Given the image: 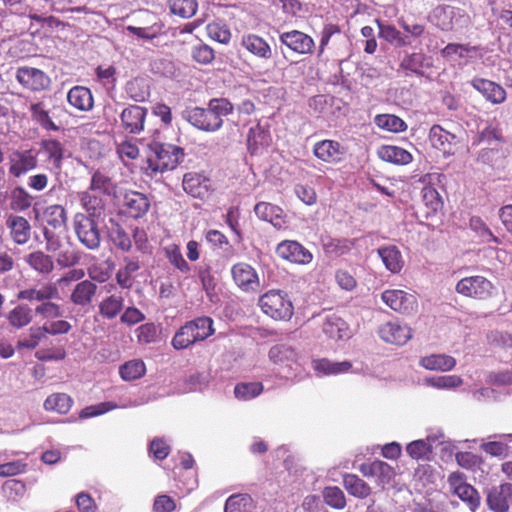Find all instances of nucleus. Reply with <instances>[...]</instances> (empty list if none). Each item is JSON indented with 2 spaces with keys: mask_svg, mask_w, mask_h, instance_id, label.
I'll return each instance as SVG.
<instances>
[{
  "mask_svg": "<svg viewBox=\"0 0 512 512\" xmlns=\"http://www.w3.org/2000/svg\"><path fill=\"white\" fill-rule=\"evenodd\" d=\"M233 112L232 103L226 98H213L206 108L193 107L183 112L191 125L206 132H216L223 125V117Z\"/></svg>",
  "mask_w": 512,
  "mask_h": 512,
  "instance_id": "1",
  "label": "nucleus"
},
{
  "mask_svg": "<svg viewBox=\"0 0 512 512\" xmlns=\"http://www.w3.org/2000/svg\"><path fill=\"white\" fill-rule=\"evenodd\" d=\"M150 154L147 158V173L153 175L173 170L183 160L182 148L169 144L153 142L149 144Z\"/></svg>",
  "mask_w": 512,
  "mask_h": 512,
  "instance_id": "2",
  "label": "nucleus"
},
{
  "mask_svg": "<svg viewBox=\"0 0 512 512\" xmlns=\"http://www.w3.org/2000/svg\"><path fill=\"white\" fill-rule=\"evenodd\" d=\"M261 311L274 320H290L294 306L288 294L282 290H269L259 297Z\"/></svg>",
  "mask_w": 512,
  "mask_h": 512,
  "instance_id": "3",
  "label": "nucleus"
},
{
  "mask_svg": "<svg viewBox=\"0 0 512 512\" xmlns=\"http://www.w3.org/2000/svg\"><path fill=\"white\" fill-rule=\"evenodd\" d=\"M100 218L84 216L78 212L73 218V227L77 239L87 249L96 250L100 247L101 232L99 228Z\"/></svg>",
  "mask_w": 512,
  "mask_h": 512,
  "instance_id": "4",
  "label": "nucleus"
},
{
  "mask_svg": "<svg viewBox=\"0 0 512 512\" xmlns=\"http://www.w3.org/2000/svg\"><path fill=\"white\" fill-rule=\"evenodd\" d=\"M455 291L468 298L486 300L493 296L494 284L482 275H473L460 279L455 286Z\"/></svg>",
  "mask_w": 512,
  "mask_h": 512,
  "instance_id": "5",
  "label": "nucleus"
},
{
  "mask_svg": "<svg viewBox=\"0 0 512 512\" xmlns=\"http://www.w3.org/2000/svg\"><path fill=\"white\" fill-rule=\"evenodd\" d=\"M149 402V398L145 394H141L138 396H128L120 398L118 403L107 401L102 402L97 405L88 406L81 410L79 416L80 418L86 419L90 417H95L98 415H102L106 412L112 411L117 408L126 409V408H134L141 405H144Z\"/></svg>",
  "mask_w": 512,
  "mask_h": 512,
  "instance_id": "6",
  "label": "nucleus"
},
{
  "mask_svg": "<svg viewBox=\"0 0 512 512\" xmlns=\"http://www.w3.org/2000/svg\"><path fill=\"white\" fill-rule=\"evenodd\" d=\"M382 301L392 310L411 315L417 311L418 302L414 294L400 289H388L381 294Z\"/></svg>",
  "mask_w": 512,
  "mask_h": 512,
  "instance_id": "7",
  "label": "nucleus"
},
{
  "mask_svg": "<svg viewBox=\"0 0 512 512\" xmlns=\"http://www.w3.org/2000/svg\"><path fill=\"white\" fill-rule=\"evenodd\" d=\"M448 483L451 491L467 504L471 512H476L480 505L479 493L472 485L464 481L463 475L459 472L451 473Z\"/></svg>",
  "mask_w": 512,
  "mask_h": 512,
  "instance_id": "8",
  "label": "nucleus"
},
{
  "mask_svg": "<svg viewBox=\"0 0 512 512\" xmlns=\"http://www.w3.org/2000/svg\"><path fill=\"white\" fill-rule=\"evenodd\" d=\"M38 163V152L34 149L15 150L9 155V173L19 178L35 169Z\"/></svg>",
  "mask_w": 512,
  "mask_h": 512,
  "instance_id": "9",
  "label": "nucleus"
},
{
  "mask_svg": "<svg viewBox=\"0 0 512 512\" xmlns=\"http://www.w3.org/2000/svg\"><path fill=\"white\" fill-rule=\"evenodd\" d=\"M17 81L26 89L34 92L49 88L50 77L40 69L34 67H19L16 72Z\"/></svg>",
  "mask_w": 512,
  "mask_h": 512,
  "instance_id": "10",
  "label": "nucleus"
},
{
  "mask_svg": "<svg viewBox=\"0 0 512 512\" xmlns=\"http://www.w3.org/2000/svg\"><path fill=\"white\" fill-rule=\"evenodd\" d=\"M276 253L280 258L300 265H307L313 260V254L294 240L280 242L276 247Z\"/></svg>",
  "mask_w": 512,
  "mask_h": 512,
  "instance_id": "11",
  "label": "nucleus"
},
{
  "mask_svg": "<svg viewBox=\"0 0 512 512\" xmlns=\"http://www.w3.org/2000/svg\"><path fill=\"white\" fill-rule=\"evenodd\" d=\"M359 470L363 476L375 478L377 485L381 488L390 485L395 477L394 468L381 460L363 463L360 465Z\"/></svg>",
  "mask_w": 512,
  "mask_h": 512,
  "instance_id": "12",
  "label": "nucleus"
},
{
  "mask_svg": "<svg viewBox=\"0 0 512 512\" xmlns=\"http://www.w3.org/2000/svg\"><path fill=\"white\" fill-rule=\"evenodd\" d=\"M279 40L287 48L301 55L311 54L315 47L313 38L298 30L281 33Z\"/></svg>",
  "mask_w": 512,
  "mask_h": 512,
  "instance_id": "13",
  "label": "nucleus"
},
{
  "mask_svg": "<svg viewBox=\"0 0 512 512\" xmlns=\"http://www.w3.org/2000/svg\"><path fill=\"white\" fill-rule=\"evenodd\" d=\"M231 274L236 285L245 292L256 291L259 287V278L255 269L244 262L232 266Z\"/></svg>",
  "mask_w": 512,
  "mask_h": 512,
  "instance_id": "14",
  "label": "nucleus"
},
{
  "mask_svg": "<svg viewBox=\"0 0 512 512\" xmlns=\"http://www.w3.org/2000/svg\"><path fill=\"white\" fill-rule=\"evenodd\" d=\"M380 338L391 344L404 345L412 338V330L406 324L387 322L378 330Z\"/></svg>",
  "mask_w": 512,
  "mask_h": 512,
  "instance_id": "15",
  "label": "nucleus"
},
{
  "mask_svg": "<svg viewBox=\"0 0 512 512\" xmlns=\"http://www.w3.org/2000/svg\"><path fill=\"white\" fill-rule=\"evenodd\" d=\"M470 84L486 99V101L492 104H501L506 99L505 89L494 81L475 77L470 81Z\"/></svg>",
  "mask_w": 512,
  "mask_h": 512,
  "instance_id": "16",
  "label": "nucleus"
},
{
  "mask_svg": "<svg viewBox=\"0 0 512 512\" xmlns=\"http://www.w3.org/2000/svg\"><path fill=\"white\" fill-rule=\"evenodd\" d=\"M147 110L138 105H130L125 108L121 115V124L124 130L131 134H138L144 129Z\"/></svg>",
  "mask_w": 512,
  "mask_h": 512,
  "instance_id": "17",
  "label": "nucleus"
},
{
  "mask_svg": "<svg viewBox=\"0 0 512 512\" xmlns=\"http://www.w3.org/2000/svg\"><path fill=\"white\" fill-rule=\"evenodd\" d=\"M512 501V484L493 487L487 496L488 507L494 512H507Z\"/></svg>",
  "mask_w": 512,
  "mask_h": 512,
  "instance_id": "18",
  "label": "nucleus"
},
{
  "mask_svg": "<svg viewBox=\"0 0 512 512\" xmlns=\"http://www.w3.org/2000/svg\"><path fill=\"white\" fill-rule=\"evenodd\" d=\"M312 369L317 376H335L345 374L352 371V363L350 361H331L327 358L314 359L311 362Z\"/></svg>",
  "mask_w": 512,
  "mask_h": 512,
  "instance_id": "19",
  "label": "nucleus"
},
{
  "mask_svg": "<svg viewBox=\"0 0 512 512\" xmlns=\"http://www.w3.org/2000/svg\"><path fill=\"white\" fill-rule=\"evenodd\" d=\"M313 153L318 159L326 163H337L345 154V149L337 141L322 140L314 145Z\"/></svg>",
  "mask_w": 512,
  "mask_h": 512,
  "instance_id": "20",
  "label": "nucleus"
},
{
  "mask_svg": "<svg viewBox=\"0 0 512 512\" xmlns=\"http://www.w3.org/2000/svg\"><path fill=\"white\" fill-rule=\"evenodd\" d=\"M323 333L334 340H344L351 336L348 324L336 314H327L323 318Z\"/></svg>",
  "mask_w": 512,
  "mask_h": 512,
  "instance_id": "21",
  "label": "nucleus"
},
{
  "mask_svg": "<svg viewBox=\"0 0 512 512\" xmlns=\"http://www.w3.org/2000/svg\"><path fill=\"white\" fill-rule=\"evenodd\" d=\"M268 356L274 364L288 368L289 370H295L294 366L299 364L298 353L292 347L284 344L272 346Z\"/></svg>",
  "mask_w": 512,
  "mask_h": 512,
  "instance_id": "22",
  "label": "nucleus"
},
{
  "mask_svg": "<svg viewBox=\"0 0 512 512\" xmlns=\"http://www.w3.org/2000/svg\"><path fill=\"white\" fill-rule=\"evenodd\" d=\"M17 298L27 301H38L44 303L48 300L58 299L59 292L55 284L44 283L34 288L19 291Z\"/></svg>",
  "mask_w": 512,
  "mask_h": 512,
  "instance_id": "23",
  "label": "nucleus"
},
{
  "mask_svg": "<svg viewBox=\"0 0 512 512\" xmlns=\"http://www.w3.org/2000/svg\"><path fill=\"white\" fill-rule=\"evenodd\" d=\"M429 140L433 147L448 155L453 154V147L458 143L457 136L446 131L440 125L431 127Z\"/></svg>",
  "mask_w": 512,
  "mask_h": 512,
  "instance_id": "24",
  "label": "nucleus"
},
{
  "mask_svg": "<svg viewBox=\"0 0 512 512\" xmlns=\"http://www.w3.org/2000/svg\"><path fill=\"white\" fill-rule=\"evenodd\" d=\"M12 240L18 245L26 244L31 235V225L23 216L10 215L6 220Z\"/></svg>",
  "mask_w": 512,
  "mask_h": 512,
  "instance_id": "25",
  "label": "nucleus"
},
{
  "mask_svg": "<svg viewBox=\"0 0 512 512\" xmlns=\"http://www.w3.org/2000/svg\"><path fill=\"white\" fill-rule=\"evenodd\" d=\"M123 206L130 217L140 218L149 210L150 202L146 195L129 191L124 196Z\"/></svg>",
  "mask_w": 512,
  "mask_h": 512,
  "instance_id": "26",
  "label": "nucleus"
},
{
  "mask_svg": "<svg viewBox=\"0 0 512 512\" xmlns=\"http://www.w3.org/2000/svg\"><path fill=\"white\" fill-rule=\"evenodd\" d=\"M97 285L88 279L78 282L70 295V301L80 307L89 306L97 292Z\"/></svg>",
  "mask_w": 512,
  "mask_h": 512,
  "instance_id": "27",
  "label": "nucleus"
},
{
  "mask_svg": "<svg viewBox=\"0 0 512 512\" xmlns=\"http://www.w3.org/2000/svg\"><path fill=\"white\" fill-rule=\"evenodd\" d=\"M182 184L183 189L195 198H204L210 191L209 179L197 173H186Z\"/></svg>",
  "mask_w": 512,
  "mask_h": 512,
  "instance_id": "28",
  "label": "nucleus"
},
{
  "mask_svg": "<svg viewBox=\"0 0 512 512\" xmlns=\"http://www.w3.org/2000/svg\"><path fill=\"white\" fill-rule=\"evenodd\" d=\"M377 156L382 161L394 165H407L413 160V156L409 151L395 145H382L377 150Z\"/></svg>",
  "mask_w": 512,
  "mask_h": 512,
  "instance_id": "29",
  "label": "nucleus"
},
{
  "mask_svg": "<svg viewBox=\"0 0 512 512\" xmlns=\"http://www.w3.org/2000/svg\"><path fill=\"white\" fill-rule=\"evenodd\" d=\"M66 0H31L29 18L38 23L46 20L44 15L50 12H59L63 9Z\"/></svg>",
  "mask_w": 512,
  "mask_h": 512,
  "instance_id": "30",
  "label": "nucleus"
},
{
  "mask_svg": "<svg viewBox=\"0 0 512 512\" xmlns=\"http://www.w3.org/2000/svg\"><path fill=\"white\" fill-rule=\"evenodd\" d=\"M254 212L258 218L271 223L278 229L283 228L286 224L283 210L271 203L260 202L256 204Z\"/></svg>",
  "mask_w": 512,
  "mask_h": 512,
  "instance_id": "31",
  "label": "nucleus"
},
{
  "mask_svg": "<svg viewBox=\"0 0 512 512\" xmlns=\"http://www.w3.org/2000/svg\"><path fill=\"white\" fill-rule=\"evenodd\" d=\"M24 261L39 275H49L54 270L53 258L41 250L27 254L24 257Z\"/></svg>",
  "mask_w": 512,
  "mask_h": 512,
  "instance_id": "32",
  "label": "nucleus"
},
{
  "mask_svg": "<svg viewBox=\"0 0 512 512\" xmlns=\"http://www.w3.org/2000/svg\"><path fill=\"white\" fill-rule=\"evenodd\" d=\"M377 253L386 269L391 273H399L402 270L404 266V259L401 251L397 246H381L377 249Z\"/></svg>",
  "mask_w": 512,
  "mask_h": 512,
  "instance_id": "33",
  "label": "nucleus"
},
{
  "mask_svg": "<svg viewBox=\"0 0 512 512\" xmlns=\"http://www.w3.org/2000/svg\"><path fill=\"white\" fill-rule=\"evenodd\" d=\"M68 103L79 111H89L93 108L91 91L84 86H74L67 94Z\"/></svg>",
  "mask_w": 512,
  "mask_h": 512,
  "instance_id": "34",
  "label": "nucleus"
},
{
  "mask_svg": "<svg viewBox=\"0 0 512 512\" xmlns=\"http://www.w3.org/2000/svg\"><path fill=\"white\" fill-rule=\"evenodd\" d=\"M81 207L85 210L84 216L100 218L104 211V201L90 189L79 193Z\"/></svg>",
  "mask_w": 512,
  "mask_h": 512,
  "instance_id": "35",
  "label": "nucleus"
},
{
  "mask_svg": "<svg viewBox=\"0 0 512 512\" xmlns=\"http://www.w3.org/2000/svg\"><path fill=\"white\" fill-rule=\"evenodd\" d=\"M420 365L427 370L448 372L456 366V359L446 354H431L422 357Z\"/></svg>",
  "mask_w": 512,
  "mask_h": 512,
  "instance_id": "36",
  "label": "nucleus"
},
{
  "mask_svg": "<svg viewBox=\"0 0 512 512\" xmlns=\"http://www.w3.org/2000/svg\"><path fill=\"white\" fill-rule=\"evenodd\" d=\"M124 307V297L121 293L111 294L99 303V314L102 318L112 320L116 318Z\"/></svg>",
  "mask_w": 512,
  "mask_h": 512,
  "instance_id": "37",
  "label": "nucleus"
},
{
  "mask_svg": "<svg viewBox=\"0 0 512 512\" xmlns=\"http://www.w3.org/2000/svg\"><path fill=\"white\" fill-rule=\"evenodd\" d=\"M241 44L253 55L269 59L272 56V51L269 44L261 37L255 34H247L242 37Z\"/></svg>",
  "mask_w": 512,
  "mask_h": 512,
  "instance_id": "38",
  "label": "nucleus"
},
{
  "mask_svg": "<svg viewBox=\"0 0 512 512\" xmlns=\"http://www.w3.org/2000/svg\"><path fill=\"white\" fill-rule=\"evenodd\" d=\"M42 221L53 229L65 228L67 213L65 208L59 204L47 206L42 212Z\"/></svg>",
  "mask_w": 512,
  "mask_h": 512,
  "instance_id": "39",
  "label": "nucleus"
},
{
  "mask_svg": "<svg viewBox=\"0 0 512 512\" xmlns=\"http://www.w3.org/2000/svg\"><path fill=\"white\" fill-rule=\"evenodd\" d=\"M270 141V132L262 125L257 124L249 129L247 145L252 154L257 153L259 148L268 146Z\"/></svg>",
  "mask_w": 512,
  "mask_h": 512,
  "instance_id": "40",
  "label": "nucleus"
},
{
  "mask_svg": "<svg viewBox=\"0 0 512 512\" xmlns=\"http://www.w3.org/2000/svg\"><path fill=\"white\" fill-rule=\"evenodd\" d=\"M430 66L429 58L422 53L408 54L402 59L400 64L401 69L419 76H423L424 70Z\"/></svg>",
  "mask_w": 512,
  "mask_h": 512,
  "instance_id": "41",
  "label": "nucleus"
},
{
  "mask_svg": "<svg viewBox=\"0 0 512 512\" xmlns=\"http://www.w3.org/2000/svg\"><path fill=\"white\" fill-rule=\"evenodd\" d=\"M343 485L349 494L360 499L368 497L371 493L370 486L355 474L344 475Z\"/></svg>",
  "mask_w": 512,
  "mask_h": 512,
  "instance_id": "42",
  "label": "nucleus"
},
{
  "mask_svg": "<svg viewBox=\"0 0 512 512\" xmlns=\"http://www.w3.org/2000/svg\"><path fill=\"white\" fill-rule=\"evenodd\" d=\"M125 92L135 102H144L150 95L149 83L145 78H134L126 83Z\"/></svg>",
  "mask_w": 512,
  "mask_h": 512,
  "instance_id": "43",
  "label": "nucleus"
},
{
  "mask_svg": "<svg viewBox=\"0 0 512 512\" xmlns=\"http://www.w3.org/2000/svg\"><path fill=\"white\" fill-rule=\"evenodd\" d=\"M7 319L12 327L21 329L31 323L33 310L26 304H19L8 313Z\"/></svg>",
  "mask_w": 512,
  "mask_h": 512,
  "instance_id": "44",
  "label": "nucleus"
},
{
  "mask_svg": "<svg viewBox=\"0 0 512 512\" xmlns=\"http://www.w3.org/2000/svg\"><path fill=\"white\" fill-rule=\"evenodd\" d=\"M125 265L120 268L115 276L117 284L123 289H130L133 285V274L140 268L139 262L130 258L124 259Z\"/></svg>",
  "mask_w": 512,
  "mask_h": 512,
  "instance_id": "45",
  "label": "nucleus"
},
{
  "mask_svg": "<svg viewBox=\"0 0 512 512\" xmlns=\"http://www.w3.org/2000/svg\"><path fill=\"white\" fill-rule=\"evenodd\" d=\"M73 404L72 398L65 393H54L47 397L44 401V409L46 411L66 414L69 412Z\"/></svg>",
  "mask_w": 512,
  "mask_h": 512,
  "instance_id": "46",
  "label": "nucleus"
},
{
  "mask_svg": "<svg viewBox=\"0 0 512 512\" xmlns=\"http://www.w3.org/2000/svg\"><path fill=\"white\" fill-rule=\"evenodd\" d=\"M146 373L145 363L140 359H132L119 367V374L124 381H134Z\"/></svg>",
  "mask_w": 512,
  "mask_h": 512,
  "instance_id": "47",
  "label": "nucleus"
},
{
  "mask_svg": "<svg viewBox=\"0 0 512 512\" xmlns=\"http://www.w3.org/2000/svg\"><path fill=\"white\" fill-rule=\"evenodd\" d=\"M261 382H240L234 387V396L240 401H250L263 392Z\"/></svg>",
  "mask_w": 512,
  "mask_h": 512,
  "instance_id": "48",
  "label": "nucleus"
},
{
  "mask_svg": "<svg viewBox=\"0 0 512 512\" xmlns=\"http://www.w3.org/2000/svg\"><path fill=\"white\" fill-rule=\"evenodd\" d=\"M41 150L55 168H60L63 160L64 148L59 141L55 139L43 140L41 142Z\"/></svg>",
  "mask_w": 512,
  "mask_h": 512,
  "instance_id": "49",
  "label": "nucleus"
},
{
  "mask_svg": "<svg viewBox=\"0 0 512 512\" xmlns=\"http://www.w3.org/2000/svg\"><path fill=\"white\" fill-rule=\"evenodd\" d=\"M374 123L381 129L399 133L407 129V124L400 117L393 114H379L374 118Z\"/></svg>",
  "mask_w": 512,
  "mask_h": 512,
  "instance_id": "50",
  "label": "nucleus"
},
{
  "mask_svg": "<svg viewBox=\"0 0 512 512\" xmlns=\"http://www.w3.org/2000/svg\"><path fill=\"white\" fill-rule=\"evenodd\" d=\"M425 383L439 390H454L463 384V379L458 375L431 376L425 378Z\"/></svg>",
  "mask_w": 512,
  "mask_h": 512,
  "instance_id": "51",
  "label": "nucleus"
},
{
  "mask_svg": "<svg viewBox=\"0 0 512 512\" xmlns=\"http://www.w3.org/2000/svg\"><path fill=\"white\" fill-rule=\"evenodd\" d=\"M253 500L248 494L231 495L225 503V512H252Z\"/></svg>",
  "mask_w": 512,
  "mask_h": 512,
  "instance_id": "52",
  "label": "nucleus"
},
{
  "mask_svg": "<svg viewBox=\"0 0 512 512\" xmlns=\"http://www.w3.org/2000/svg\"><path fill=\"white\" fill-rule=\"evenodd\" d=\"M33 199L23 187H15L10 194V208L15 212L26 211L31 207Z\"/></svg>",
  "mask_w": 512,
  "mask_h": 512,
  "instance_id": "53",
  "label": "nucleus"
},
{
  "mask_svg": "<svg viewBox=\"0 0 512 512\" xmlns=\"http://www.w3.org/2000/svg\"><path fill=\"white\" fill-rule=\"evenodd\" d=\"M195 332L189 322L183 325L174 335L172 345L175 349L181 350L189 347L190 345L198 342Z\"/></svg>",
  "mask_w": 512,
  "mask_h": 512,
  "instance_id": "54",
  "label": "nucleus"
},
{
  "mask_svg": "<svg viewBox=\"0 0 512 512\" xmlns=\"http://www.w3.org/2000/svg\"><path fill=\"white\" fill-rule=\"evenodd\" d=\"M93 192H99L105 195L114 193L115 185L110 177L97 170L92 174L89 188Z\"/></svg>",
  "mask_w": 512,
  "mask_h": 512,
  "instance_id": "55",
  "label": "nucleus"
},
{
  "mask_svg": "<svg viewBox=\"0 0 512 512\" xmlns=\"http://www.w3.org/2000/svg\"><path fill=\"white\" fill-rule=\"evenodd\" d=\"M170 11L181 18H191L197 11L196 0H170Z\"/></svg>",
  "mask_w": 512,
  "mask_h": 512,
  "instance_id": "56",
  "label": "nucleus"
},
{
  "mask_svg": "<svg viewBox=\"0 0 512 512\" xmlns=\"http://www.w3.org/2000/svg\"><path fill=\"white\" fill-rule=\"evenodd\" d=\"M165 255L171 265H173L180 272L187 274L190 272L191 267L184 259L179 246L172 244L165 247Z\"/></svg>",
  "mask_w": 512,
  "mask_h": 512,
  "instance_id": "57",
  "label": "nucleus"
},
{
  "mask_svg": "<svg viewBox=\"0 0 512 512\" xmlns=\"http://www.w3.org/2000/svg\"><path fill=\"white\" fill-rule=\"evenodd\" d=\"M199 341H203L214 333L213 320L210 317H198L189 321Z\"/></svg>",
  "mask_w": 512,
  "mask_h": 512,
  "instance_id": "58",
  "label": "nucleus"
},
{
  "mask_svg": "<svg viewBox=\"0 0 512 512\" xmlns=\"http://www.w3.org/2000/svg\"><path fill=\"white\" fill-rule=\"evenodd\" d=\"M379 27V36L391 44H395L398 46H405L409 44L406 37L402 36V34L392 25H386L381 22H377Z\"/></svg>",
  "mask_w": 512,
  "mask_h": 512,
  "instance_id": "59",
  "label": "nucleus"
},
{
  "mask_svg": "<svg viewBox=\"0 0 512 512\" xmlns=\"http://www.w3.org/2000/svg\"><path fill=\"white\" fill-rule=\"evenodd\" d=\"M409 456L416 460H425L432 453L431 444L424 439L415 440L406 447Z\"/></svg>",
  "mask_w": 512,
  "mask_h": 512,
  "instance_id": "60",
  "label": "nucleus"
},
{
  "mask_svg": "<svg viewBox=\"0 0 512 512\" xmlns=\"http://www.w3.org/2000/svg\"><path fill=\"white\" fill-rule=\"evenodd\" d=\"M324 501L327 505L335 509H342L345 507L346 500L343 491L336 487H326L323 491Z\"/></svg>",
  "mask_w": 512,
  "mask_h": 512,
  "instance_id": "61",
  "label": "nucleus"
},
{
  "mask_svg": "<svg viewBox=\"0 0 512 512\" xmlns=\"http://www.w3.org/2000/svg\"><path fill=\"white\" fill-rule=\"evenodd\" d=\"M32 117L40 123L46 130L57 131L59 127L52 121L48 112L43 108L42 104L35 103L30 107Z\"/></svg>",
  "mask_w": 512,
  "mask_h": 512,
  "instance_id": "62",
  "label": "nucleus"
},
{
  "mask_svg": "<svg viewBox=\"0 0 512 512\" xmlns=\"http://www.w3.org/2000/svg\"><path fill=\"white\" fill-rule=\"evenodd\" d=\"M422 197L425 205L432 212H437L443 206V201L439 192L430 185L424 186L422 189Z\"/></svg>",
  "mask_w": 512,
  "mask_h": 512,
  "instance_id": "63",
  "label": "nucleus"
},
{
  "mask_svg": "<svg viewBox=\"0 0 512 512\" xmlns=\"http://www.w3.org/2000/svg\"><path fill=\"white\" fill-rule=\"evenodd\" d=\"M110 238L113 244L124 252H127L132 247V242L129 235L120 226L112 228Z\"/></svg>",
  "mask_w": 512,
  "mask_h": 512,
  "instance_id": "64",
  "label": "nucleus"
}]
</instances>
